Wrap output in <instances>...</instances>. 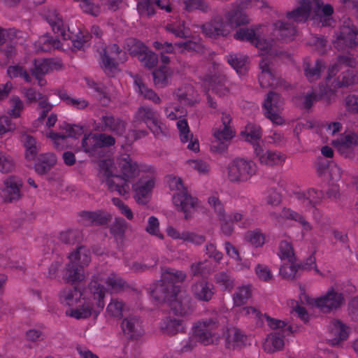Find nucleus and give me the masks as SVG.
<instances>
[{"instance_id": "obj_26", "label": "nucleus", "mask_w": 358, "mask_h": 358, "mask_svg": "<svg viewBox=\"0 0 358 358\" xmlns=\"http://www.w3.org/2000/svg\"><path fill=\"white\" fill-rule=\"evenodd\" d=\"M155 181L150 179L145 182L139 180L138 182L133 185V189L135 192V199L138 203L145 205L148 202V194L154 187Z\"/></svg>"}, {"instance_id": "obj_28", "label": "nucleus", "mask_w": 358, "mask_h": 358, "mask_svg": "<svg viewBox=\"0 0 358 358\" xmlns=\"http://www.w3.org/2000/svg\"><path fill=\"white\" fill-rule=\"evenodd\" d=\"M227 23L231 29H235L241 25L248 24L250 22L248 16L236 6L225 14Z\"/></svg>"}, {"instance_id": "obj_52", "label": "nucleus", "mask_w": 358, "mask_h": 358, "mask_svg": "<svg viewBox=\"0 0 358 358\" xmlns=\"http://www.w3.org/2000/svg\"><path fill=\"white\" fill-rule=\"evenodd\" d=\"M357 82H358V78L356 76L355 71L350 69L342 73V74L338 78L335 87H348Z\"/></svg>"}, {"instance_id": "obj_36", "label": "nucleus", "mask_w": 358, "mask_h": 358, "mask_svg": "<svg viewBox=\"0 0 358 358\" xmlns=\"http://www.w3.org/2000/svg\"><path fill=\"white\" fill-rule=\"evenodd\" d=\"M329 330L334 336L331 340L332 345L338 344L341 341L346 340L348 337L347 327L338 320H334L330 322Z\"/></svg>"}, {"instance_id": "obj_4", "label": "nucleus", "mask_w": 358, "mask_h": 358, "mask_svg": "<svg viewBox=\"0 0 358 358\" xmlns=\"http://www.w3.org/2000/svg\"><path fill=\"white\" fill-rule=\"evenodd\" d=\"M227 169L231 182H245L256 174L257 167L252 160L237 157L229 164Z\"/></svg>"}, {"instance_id": "obj_60", "label": "nucleus", "mask_w": 358, "mask_h": 358, "mask_svg": "<svg viewBox=\"0 0 358 358\" xmlns=\"http://www.w3.org/2000/svg\"><path fill=\"white\" fill-rule=\"evenodd\" d=\"M87 86L94 90L97 93L99 100L102 102L107 103L109 101V97L106 92V87L101 83H97L93 80L86 78Z\"/></svg>"}, {"instance_id": "obj_8", "label": "nucleus", "mask_w": 358, "mask_h": 358, "mask_svg": "<svg viewBox=\"0 0 358 358\" xmlns=\"http://www.w3.org/2000/svg\"><path fill=\"white\" fill-rule=\"evenodd\" d=\"M315 268L316 272L319 270L316 267L315 257L313 255L309 256L306 262L296 264H285L280 268V275L287 280H294L300 277L302 271H310L313 268Z\"/></svg>"}, {"instance_id": "obj_38", "label": "nucleus", "mask_w": 358, "mask_h": 358, "mask_svg": "<svg viewBox=\"0 0 358 358\" xmlns=\"http://www.w3.org/2000/svg\"><path fill=\"white\" fill-rule=\"evenodd\" d=\"M134 83L139 94L145 98L152 100L155 103H160L162 100L159 96L152 89L148 88L144 84L141 76L138 75L134 76Z\"/></svg>"}, {"instance_id": "obj_34", "label": "nucleus", "mask_w": 358, "mask_h": 358, "mask_svg": "<svg viewBox=\"0 0 358 358\" xmlns=\"http://www.w3.org/2000/svg\"><path fill=\"white\" fill-rule=\"evenodd\" d=\"M286 334L276 332L269 334L263 344L264 350L268 353L281 350L285 345L284 337Z\"/></svg>"}, {"instance_id": "obj_54", "label": "nucleus", "mask_w": 358, "mask_h": 358, "mask_svg": "<svg viewBox=\"0 0 358 358\" xmlns=\"http://www.w3.org/2000/svg\"><path fill=\"white\" fill-rule=\"evenodd\" d=\"M251 296V292L249 286H243L237 289L233 294L234 306H241L245 303Z\"/></svg>"}, {"instance_id": "obj_20", "label": "nucleus", "mask_w": 358, "mask_h": 358, "mask_svg": "<svg viewBox=\"0 0 358 358\" xmlns=\"http://www.w3.org/2000/svg\"><path fill=\"white\" fill-rule=\"evenodd\" d=\"M259 68L262 71L258 79L262 87L266 88L278 84V80L270 66L269 59L263 58L259 62Z\"/></svg>"}, {"instance_id": "obj_41", "label": "nucleus", "mask_w": 358, "mask_h": 358, "mask_svg": "<svg viewBox=\"0 0 358 358\" xmlns=\"http://www.w3.org/2000/svg\"><path fill=\"white\" fill-rule=\"evenodd\" d=\"M209 91L219 96H227L229 90L226 86V80L223 76H212L209 82Z\"/></svg>"}, {"instance_id": "obj_58", "label": "nucleus", "mask_w": 358, "mask_h": 358, "mask_svg": "<svg viewBox=\"0 0 358 358\" xmlns=\"http://www.w3.org/2000/svg\"><path fill=\"white\" fill-rule=\"evenodd\" d=\"M108 313L114 317H122L124 310V303L117 299H112L106 308Z\"/></svg>"}, {"instance_id": "obj_62", "label": "nucleus", "mask_w": 358, "mask_h": 358, "mask_svg": "<svg viewBox=\"0 0 358 358\" xmlns=\"http://www.w3.org/2000/svg\"><path fill=\"white\" fill-rule=\"evenodd\" d=\"M280 257L284 259H287L291 264L296 261L294 256V249L292 245L286 241H282L280 243Z\"/></svg>"}, {"instance_id": "obj_27", "label": "nucleus", "mask_w": 358, "mask_h": 358, "mask_svg": "<svg viewBox=\"0 0 358 358\" xmlns=\"http://www.w3.org/2000/svg\"><path fill=\"white\" fill-rule=\"evenodd\" d=\"M60 129L66 131V134H62L57 132H50L49 137L55 141V143H59V141H63L67 137L78 138L83 134V127L78 124H70L63 122L60 125Z\"/></svg>"}, {"instance_id": "obj_47", "label": "nucleus", "mask_w": 358, "mask_h": 358, "mask_svg": "<svg viewBox=\"0 0 358 358\" xmlns=\"http://www.w3.org/2000/svg\"><path fill=\"white\" fill-rule=\"evenodd\" d=\"M168 72L169 68L166 66H162L152 71V74L155 87L163 88L168 85Z\"/></svg>"}, {"instance_id": "obj_3", "label": "nucleus", "mask_w": 358, "mask_h": 358, "mask_svg": "<svg viewBox=\"0 0 358 358\" xmlns=\"http://www.w3.org/2000/svg\"><path fill=\"white\" fill-rule=\"evenodd\" d=\"M120 174L115 175L116 179H108L106 185L108 190L117 191L120 195H125L129 191V182L137 177L140 172L138 163L130 155H123L118 159Z\"/></svg>"}, {"instance_id": "obj_18", "label": "nucleus", "mask_w": 358, "mask_h": 358, "mask_svg": "<svg viewBox=\"0 0 358 358\" xmlns=\"http://www.w3.org/2000/svg\"><path fill=\"white\" fill-rule=\"evenodd\" d=\"M213 135L215 140L212 143L211 149L222 152L227 149V142L234 136V132L230 127H223L222 129H215Z\"/></svg>"}, {"instance_id": "obj_37", "label": "nucleus", "mask_w": 358, "mask_h": 358, "mask_svg": "<svg viewBox=\"0 0 358 358\" xmlns=\"http://www.w3.org/2000/svg\"><path fill=\"white\" fill-rule=\"evenodd\" d=\"M177 96L182 104L192 106L198 102L199 94L192 85H188L178 90Z\"/></svg>"}, {"instance_id": "obj_11", "label": "nucleus", "mask_w": 358, "mask_h": 358, "mask_svg": "<svg viewBox=\"0 0 358 358\" xmlns=\"http://www.w3.org/2000/svg\"><path fill=\"white\" fill-rule=\"evenodd\" d=\"M344 303L342 293L334 289L329 290L324 296L315 300V306L324 313H328L339 308Z\"/></svg>"}, {"instance_id": "obj_50", "label": "nucleus", "mask_w": 358, "mask_h": 358, "mask_svg": "<svg viewBox=\"0 0 358 358\" xmlns=\"http://www.w3.org/2000/svg\"><path fill=\"white\" fill-rule=\"evenodd\" d=\"M315 13L322 23V27L330 26L332 21V15L334 13V8L329 4H325L319 10H315Z\"/></svg>"}, {"instance_id": "obj_56", "label": "nucleus", "mask_w": 358, "mask_h": 358, "mask_svg": "<svg viewBox=\"0 0 358 358\" xmlns=\"http://www.w3.org/2000/svg\"><path fill=\"white\" fill-rule=\"evenodd\" d=\"M127 228L126 221L123 218L116 217L110 228V231L116 238L122 239Z\"/></svg>"}, {"instance_id": "obj_19", "label": "nucleus", "mask_w": 358, "mask_h": 358, "mask_svg": "<svg viewBox=\"0 0 358 358\" xmlns=\"http://www.w3.org/2000/svg\"><path fill=\"white\" fill-rule=\"evenodd\" d=\"M334 145L341 155L350 157L352 155L353 148L358 145V136L355 133L342 135L334 141Z\"/></svg>"}, {"instance_id": "obj_46", "label": "nucleus", "mask_w": 358, "mask_h": 358, "mask_svg": "<svg viewBox=\"0 0 358 358\" xmlns=\"http://www.w3.org/2000/svg\"><path fill=\"white\" fill-rule=\"evenodd\" d=\"M126 48L131 56L138 57V58L143 55V53L148 49L143 43L134 38L127 39Z\"/></svg>"}, {"instance_id": "obj_9", "label": "nucleus", "mask_w": 358, "mask_h": 358, "mask_svg": "<svg viewBox=\"0 0 358 358\" xmlns=\"http://www.w3.org/2000/svg\"><path fill=\"white\" fill-rule=\"evenodd\" d=\"M201 30L207 37L213 39L227 37L231 32L227 22L220 15H215L209 22L202 24Z\"/></svg>"}, {"instance_id": "obj_1", "label": "nucleus", "mask_w": 358, "mask_h": 358, "mask_svg": "<svg viewBox=\"0 0 358 358\" xmlns=\"http://www.w3.org/2000/svg\"><path fill=\"white\" fill-rule=\"evenodd\" d=\"M186 274L175 268H167L162 272V279L155 285L151 292L155 301L167 305L176 298L180 291L178 282H183Z\"/></svg>"}, {"instance_id": "obj_44", "label": "nucleus", "mask_w": 358, "mask_h": 358, "mask_svg": "<svg viewBox=\"0 0 358 358\" xmlns=\"http://www.w3.org/2000/svg\"><path fill=\"white\" fill-rule=\"evenodd\" d=\"M69 259L78 262L83 267L91 261L90 252L85 246L80 245L69 255Z\"/></svg>"}, {"instance_id": "obj_7", "label": "nucleus", "mask_w": 358, "mask_h": 358, "mask_svg": "<svg viewBox=\"0 0 358 358\" xmlns=\"http://www.w3.org/2000/svg\"><path fill=\"white\" fill-rule=\"evenodd\" d=\"M282 106L283 99L280 95L270 91L263 103L265 116L276 124H283L284 120L279 114Z\"/></svg>"}, {"instance_id": "obj_16", "label": "nucleus", "mask_w": 358, "mask_h": 358, "mask_svg": "<svg viewBox=\"0 0 358 358\" xmlns=\"http://www.w3.org/2000/svg\"><path fill=\"white\" fill-rule=\"evenodd\" d=\"M22 180L15 176H10L3 181L4 188L3 196L6 202L18 201L21 197L20 188L22 186Z\"/></svg>"}, {"instance_id": "obj_12", "label": "nucleus", "mask_w": 358, "mask_h": 358, "mask_svg": "<svg viewBox=\"0 0 358 358\" xmlns=\"http://www.w3.org/2000/svg\"><path fill=\"white\" fill-rule=\"evenodd\" d=\"M123 335L127 340H137L144 334L142 321L138 316L130 315L121 322Z\"/></svg>"}, {"instance_id": "obj_10", "label": "nucleus", "mask_w": 358, "mask_h": 358, "mask_svg": "<svg viewBox=\"0 0 358 358\" xmlns=\"http://www.w3.org/2000/svg\"><path fill=\"white\" fill-rule=\"evenodd\" d=\"M135 119L144 122L155 136L163 133L164 125L158 120L157 113L151 108L146 106L139 107L135 115Z\"/></svg>"}, {"instance_id": "obj_64", "label": "nucleus", "mask_w": 358, "mask_h": 358, "mask_svg": "<svg viewBox=\"0 0 358 358\" xmlns=\"http://www.w3.org/2000/svg\"><path fill=\"white\" fill-rule=\"evenodd\" d=\"M245 238L255 247H261L264 243V235L259 230L248 231Z\"/></svg>"}, {"instance_id": "obj_55", "label": "nucleus", "mask_w": 358, "mask_h": 358, "mask_svg": "<svg viewBox=\"0 0 358 358\" xmlns=\"http://www.w3.org/2000/svg\"><path fill=\"white\" fill-rule=\"evenodd\" d=\"M59 240L66 245H73L81 239V232L78 229H69L59 234Z\"/></svg>"}, {"instance_id": "obj_30", "label": "nucleus", "mask_w": 358, "mask_h": 358, "mask_svg": "<svg viewBox=\"0 0 358 358\" xmlns=\"http://www.w3.org/2000/svg\"><path fill=\"white\" fill-rule=\"evenodd\" d=\"M276 36L285 41H291L296 33V26L293 23L278 20L274 23Z\"/></svg>"}, {"instance_id": "obj_48", "label": "nucleus", "mask_w": 358, "mask_h": 358, "mask_svg": "<svg viewBox=\"0 0 358 358\" xmlns=\"http://www.w3.org/2000/svg\"><path fill=\"white\" fill-rule=\"evenodd\" d=\"M155 6L154 0H138L136 9L141 16L150 18L155 15Z\"/></svg>"}, {"instance_id": "obj_13", "label": "nucleus", "mask_w": 358, "mask_h": 358, "mask_svg": "<svg viewBox=\"0 0 358 358\" xmlns=\"http://www.w3.org/2000/svg\"><path fill=\"white\" fill-rule=\"evenodd\" d=\"M234 38L238 41L250 42L264 52H267L269 49V43L260 38L253 28H239L234 34Z\"/></svg>"}, {"instance_id": "obj_57", "label": "nucleus", "mask_w": 358, "mask_h": 358, "mask_svg": "<svg viewBox=\"0 0 358 358\" xmlns=\"http://www.w3.org/2000/svg\"><path fill=\"white\" fill-rule=\"evenodd\" d=\"M50 69V66L48 59H34V68L31 69V72L35 78H38V76H43L48 73Z\"/></svg>"}, {"instance_id": "obj_2", "label": "nucleus", "mask_w": 358, "mask_h": 358, "mask_svg": "<svg viewBox=\"0 0 358 358\" xmlns=\"http://www.w3.org/2000/svg\"><path fill=\"white\" fill-rule=\"evenodd\" d=\"M90 296L87 301L71 310V316L76 319L90 317L92 313L96 317L105 306L106 288L98 280H92L88 285Z\"/></svg>"}, {"instance_id": "obj_22", "label": "nucleus", "mask_w": 358, "mask_h": 358, "mask_svg": "<svg viewBox=\"0 0 358 358\" xmlns=\"http://www.w3.org/2000/svg\"><path fill=\"white\" fill-rule=\"evenodd\" d=\"M208 203L214 208L215 211L217 213L220 220L222 222L221 230L226 236H230L233 232V226L224 214L223 205L219 199L215 196H210L208 199Z\"/></svg>"}, {"instance_id": "obj_59", "label": "nucleus", "mask_w": 358, "mask_h": 358, "mask_svg": "<svg viewBox=\"0 0 358 358\" xmlns=\"http://www.w3.org/2000/svg\"><path fill=\"white\" fill-rule=\"evenodd\" d=\"M322 69H324L322 62L317 59L313 66L307 65L304 68L305 75L310 81L315 80L320 78Z\"/></svg>"}, {"instance_id": "obj_42", "label": "nucleus", "mask_w": 358, "mask_h": 358, "mask_svg": "<svg viewBox=\"0 0 358 358\" xmlns=\"http://www.w3.org/2000/svg\"><path fill=\"white\" fill-rule=\"evenodd\" d=\"M324 196L322 191H317L315 189L308 190L306 194L299 196V199L302 201L306 207H315L318 205Z\"/></svg>"}, {"instance_id": "obj_31", "label": "nucleus", "mask_w": 358, "mask_h": 358, "mask_svg": "<svg viewBox=\"0 0 358 358\" xmlns=\"http://www.w3.org/2000/svg\"><path fill=\"white\" fill-rule=\"evenodd\" d=\"M167 234L174 239H181L184 241L192 243L196 245H201L206 241L205 236L199 235L193 232L182 231L180 233L172 227H169L166 229Z\"/></svg>"}, {"instance_id": "obj_40", "label": "nucleus", "mask_w": 358, "mask_h": 358, "mask_svg": "<svg viewBox=\"0 0 358 358\" xmlns=\"http://www.w3.org/2000/svg\"><path fill=\"white\" fill-rule=\"evenodd\" d=\"M82 292L77 287H71L64 289L60 294L62 303L69 306L77 305L80 301Z\"/></svg>"}, {"instance_id": "obj_23", "label": "nucleus", "mask_w": 358, "mask_h": 358, "mask_svg": "<svg viewBox=\"0 0 358 358\" xmlns=\"http://www.w3.org/2000/svg\"><path fill=\"white\" fill-rule=\"evenodd\" d=\"M173 201L178 210L185 213V218L188 219L189 213L194 208L197 199L186 192H181L173 196Z\"/></svg>"}, {"instance_id": "obj_39", "label": "nucleus", "mask_w": 358, "mask_h": 358, "mask_svg": "<svg viewBox=\"0 0 358 358\" xmlns=\"http://www.w3.org/2000/svg\"><path fill=\"white\" fill-rule=\"evenodd\" d=\"M241 136L245 137V141L250 143L253 149L257 145H259V141L262 138V129L259 126L249 124L245 127V131H241Z\"/></svg>"}, {"instance_id": "obj_49", "label": "nucleus", "mask_w": 358, "mask_h": 358, "mask_svg": "<svg viewBox=\"0 0 358 358\" xmlns=\"http://www.w3.org/2000/svg\"><path fill=\"white\" fill-rule=\"evenodd\" d=\"M280 216L298 222L303 229L306 231H310L312 229L311 225L306 220L305 217L302 215L293 211L289 208H283L282 215Z\"/></svg>"}, {"instance_id": "obj_33", "label": "nucleus", "mask_w": 358, "mask_h": 358, "mask_svg": "<svg viewBox=\"0 0 358 358\" xmlns=\"http://www.w3.org/2000/svg\"><path fill=\"white\" fill-rule=\"evenodd\" d=\"M57 158L52 153L40 155L34 165V169L38 175L46 174L55 165Z\"/></svg>"}, {"instance_id": "obj_29", "label": "nucleus", "mask_w": 358, "mask_h": 358, "mask_svg": "<svg viewBox=\"0 0 358 358\" xmlns=\"http://www.w3.org/2000/svg\"><path fill=\"white\" fill-rule=\"evenodd\" d=\"M45 19L55 33L59 34L65 41L70 38V34L65 31L63 20L55 9L48 10L45 14Z\"/></svg>"}, {"instance_id": "obj_24", "label": "nucleus", "mask_w": 358, "mask_h": 358, "mask_svg": "<svg viewBox=\"0 0 358 358\" xmlns=\"http://www.w3.org/2000/svg\"><path fill=\"white\" fill-rule=\"evenodd\" d=\"M254 153L259 158L261 164L267 166L279 165L284 161L283 156L280 152L271 150L264 151L260 145H255Z\"/></svg>"}, {"instance_id": "obj_51", "label": "nucleus", "mask_w": 358, "mask_h": 358, "mask_svg": "<svg viewBox=\"0 0 358 358\" xmlns=\"http://www.w3.org/2000/svg\"><path fill=\"white\" fill-rule=\"evenodd\" d=\"M22 138L26 148L27 159L29 161L34 159L38 152L36 139L30 135H24Z\"/></svg>"}, {"instance_id": "obj_32", "label": "nucleus", "mask_w": 358, "mask_h": 358, "mask_svg": "<svg viewBox=\"0 0 358 358\" xmlns=\"http://www.w3.org/2000/svg\"><path fill=\"white\" fill-rule=\"evenodd\" d=\"M225 338L226 346L228 348L235 349L241 346L245 340V336L241 330L235 327L227 328L223 333Z\"/></svg>"}, {"instance_id": "obj_15", "label": "nucleus", "mask_w": 358, "mask_h": 358, "mask_svg": "<svg viewBox=\"0 0 358 358\" xmlns=\"http://www.w3.org/2000/svg\"><path fill=\"white\" fill-rule=\"evenodd\" d=\"M170 310L176 315L184 316L194 310V306L190 296L180 293L169 304Z\"/></svg>"}, {"instance_id": "obj_14", "label": "nucleus", "mask_w": 358, "mask_h": 358, "mask_svg": "<svg viewBox=\"0 0 358 358\" xmlns=\"http://www.w3.org/2000/svg\"><path fill=\"white\" fill-rule=\"evenodd\" d=\"M99 124L98 129L101 131H110L120 136H123L126 132L127 122L113 115H103L100 118Z\"/></svg>"}, {"instance_id": "obj_17", "label": "nucleus", "mask_w": 358, "mask_h": 358, "mask_svg": "<svg viewBox=\"0 0 358 358\" xmlns=\"http://www.w3.org/2000/svg\"><path fill=\"white\" fill-rule=\"evenodd\" d=\"M190 289L194 297L199 301L208 302L215 294L214 286L205 280L192 284Z\"/></svg>"}, {"instance_id": "obj_21", "label": "nucleus", "mask_w": 358, "mask_h": 358, "mask_svg": "<svg viewBox=\"0 0 358 358\" xmlns=\"http://www.w3.org/2000/svg\"><path fill=\"white\" fill-rule=\"evenodd\" d=\"M299 6L286 13V17L296 23L306 22L310 15L311 2L310 0H300Z\"/></svg>"}, {"instance_id": "obj_35", "label": "nucleus", "mask_w": 358, "mask_h": 358, "mask_svg": "<svg viewBox=\"0 0 358 358\" xmlns=\"http://www.w3.org/2000/svg\"><path fill=\"white\" fill-rule=\"evenodd\" d=\"M161 329L165 334L173 336L184 331L183 320L171 317H165L161 323Z\"/></svg>"}, {"instance_id": "obj_43", "label": "nucleus", "mask_w": 358, "mask_h": 358, "mask_svg": "<svg viewBox=\"0 0 358 358\" xmlns=\"http://www.w3.org/2000/svg\"><path fill=\"white\" fill-rule=\"evenodd\" d=\"M82 147L86 153H88L90 155H95L101 148L97 134H85L82 140Z\"/></svg>"}, {"instance_id": "obj_61", "label": "nucleus", "mask_w": 358, "mask_h": 358, "mask_svg": "<svg viewBox=\"0 0 358 358\" xmlns=\"http://www.w3.org/2000/svg\"><path fill=\"white\" fill-rule=\"evenodd\" d=\"M99 166L100 174H101L103 177H105V179L101 180L102 182H105L106 184V180L108 179H114L116 180L114 178L115 175L113 174V163L110 159H103L100 161Z\"/></svg>"}, {"instance_id": "obj_45", "label": "nucleus", "mask_w": 358, "mask_h": 358, "mask_svg": "<svg viewBox=\"0 0 358 358\" xmlns=\"http://www.w3.org/2000/svg\"><path fill=\"white\" fill-rule=\"evenodd\" d=\"M57 94L66 105L77 109H84L89 106V102L87 100L71 97L65 90H59Z\"/></svg>"}, {"instance_id": "obj_5", "label": "nucleus", "mask_w": 358, "mask_h": 358, "mask_svg": "<svg viewBox=\"0 0 358 358\" xmlns=\"http://www.w3.org/2000/svg\"><path fill=\"white\" fill-rule=\"evenodd\" d=\"M334 41V46L339 51H348L358 45V28L349 19L343 21Z\"/></svg>"}, {"instance_id": "obj_63", "label": "nucleus", "mask_w": 358, "mask_h": 358, "mask_svg": "<svg viewBox=\"0 0 358 358\" xmlns=\"http://www.w3.org/2000/svg\"><path fill=\"white\" fill-rule=\"evenodd\" d=\"M15 169V162L11 156L0 151V171L8 173Z\"/></svg>"}, {"instance_id": "obj_25", "label": "nucleus", "mask_w": 358, "mask_h": 358, "mask_svg": "<svg viewBox=\"0 0 358 358\" xmlns=\"http://www.w3.org/2000/svg\"><path fill=\"white\" fill-rule=\"evenodd\" d=\"M84 278L83 266L76 261L69 259L64 269V280L67 282L74 283L82 281Z\"/></svg>"}, {"instance_id": "obj_53", "label": "nucleus", "mask_w": 358, "mask_h": 358, "mask_svg": "<svg viewBox=\"0 0 358 358\" xmlns=\"http://www.w3.org/2000/svg\"><path fill=\"white\" fill-rule=\"evenodd\" d=\"M215 282L225 290H231L234 286V279L228 272L221 271L214 275Z\"/></svg>"}, {"instance_id": "obj_6", "label": "nucleus", "mask_w": 358, "mask_h": 358, "mask_svg": "<svg viewBox=\"0 0 358 358\" xmlns=\"http://www.w3.org/2000/svg\"><path fill=\"white\" fill-rule=\"evenodd\" d=\"M219 327V320L217 318L199 322L194 327V335L201 343L206 345L213 343V338L217 336Z\"/></svg>"}]
</instances>
